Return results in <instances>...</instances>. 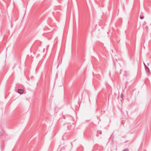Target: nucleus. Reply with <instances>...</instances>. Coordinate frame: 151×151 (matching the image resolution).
I'll list each match as a JSON object with an SVG mask.
<instances>
[{
	"mask_svg": "<svg viewBox=\"0 0 151 151\" xmlns=\"http://www.w3.org/2000/svg\"><path fill=\"white\" fill-rule=\"evenodd\" d=\"M63 118L64 119H66L68 120H70L72 121H74V119L73 117L70 115L66 116L65 117H64Z\"/></svg>",
	"mask_w": 151,
	"mask_h": 151,
	"instance_id": "1",
	"label": "nucleus"
},
{
	"mask_svg": "<svg viewBox=\"0 0 151 151\" xmlns=\"http://www.w3.org/2000/svg\"><path fill=\"white\" fill-rule=\"evenodd\" d=\"M144 64H145V69L147 71V74L148 75H150V71L149 68L148 67H147L146 66V65L145 64V63H144Z\"/></svg>",
	"mask_w": 151,
	"mask_h": 151,
	"instance_id": "2",
	"label": "nucleus"
},
{
	"mask_svg": "<svg viewBox=\"0 0 151 151\" xmlns=\"http://www.w3.org/2000/svg\"><path fill=\"white\" fill-rule=\"evenodd\" d=\"M18 92L20 94H22L23 93L24 91L22 89H18L17 90Z\"/></svg>",
	"mask_w": 151,
	"mask_h": 151,
	"instance_id": "3",
	"label": "nucleus"
},
{
	"mask_svg": "<svg viewBox=\"0 0 151 151\" xmlns=\"http://www.w3.org/2000/svg\"><path fill=\"white\" fill-rule=\"evenodd\" d=\"M4 135V132L3 131H1L0 133V136H2Z\"/></svg>",
	"mask_w": 151,
	"mask_h": 151,
	"instance_id": "4",
	"label": "nucleus"
},
{
	"mask_svg": "<svg viewBox=\"0 0 151 151\" xmlns=\"http://www.w3.org/2000/svg\"><path fill=\"white\" fill-rule=\"evenodd\" d=\"M144 18V16H140V18L141 19H143Z\"/></svg>",
	"mask_w": 151,
	"mask_h": 151,
	"instance_id": "5",
	"label": "nucleus"
},
{
	"mask_svg": "<svg viewBox=\"0 0 151 151\" xmlns=\"http://www.w3.org/2000/svg\"><path fill=\"white\" fill-rule=\"evenodd\" d=\"M122 151H129V150L128 149L126 148V149H124Z\"/></svg>",
	"mask_w": 151,
	"mask_h": 151,
	"instance_id": "6",
	"label": "nucleus"
},
{
	"mask_svg": "<svg viewBox=\"0 0 151 151\" xmlns=\"http://www.w3.org/2000/svg\"><path fill=\"white\" fill-rule=\"evenodd\" d=\"M99 133L100 134H102V131L101 130H100L99 131Z\"/></svg>",
	"mask_w": 151,
	"mask_h": 151,
	"instance_id": "7",
	"label": "nucleus"
},
{
	"mask_svg": "<svg viewBox=\"0 0 151 151\" xmlns=\"http://www.w3.org/2000/svg\"><path fill=\"white\" fill-rule=\"evenodd\" d=\"M123 95L122 94H121V98H123Z\"/></svg>",
	"mask_w": 151,
	"mask_h": 151,
	"instance_id": "8",
	"label": "nucleus"
},
{
	"mask_svg": "<svg viewBox=\"0 0 151 151\" xmlns=\"http://www.w3.org/2000/svg\"><path fill=\"white\" fill-rule=\"evenodd\" d=\"M71 123V122H70V121H69V122H68V123Z\"/></svg>",
	"mask_w": 151,
	"mask_h": 151,
	"instance_id": "9",
	"label": "nucleus"
}]
</instances>
